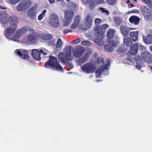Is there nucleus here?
<instances>
[{
    "label": "nucleus",
    "mask_w": 152,
    "mask_h": 152,
    "mask_svg": "<svg viewBox=\"0 0 152 152\" xmlns=\"http://www.w3.org/2000/svg\"><path fill=\"white\" fill-rule=\"evenodd\" d=\"M20 0H9L10 2L12 4H15L18 3Z\"/></svg>",
    "instance_id": "43"
},
{
    "label": "nucleus",
    "mask_w": 152,
    "mask_h": 152,
    "mask_svg": "<svg viewBox=\"0 0 152 152\" xmlns=\"http://www.w3.org/2000/svg\"><path fill=\"white\" fill-rule=\"evenodd\" d=\"M80 41V38H78L72 41L71 42V43L72 44H77L79 43Z\"/></svg>",
    "instance_id": "42"
},
{
    "label": "nucleus",
    "mask_w": 152,
    "mask_h": 152,
    "mask_svg": "<svg viewBox=\"0 0 152 152\" xmlns=\"http://www.w3.org/2000/svg\"><path fill=\"white\" fill-rule=\"evenodd\" d=\"M110 60L109 58L106 59V64H103L101 67H99L96 71V74L97 77H100L102 73L105 70L108 69V66L110 64Z\"/></svg>",
    "instance_id": "12"
},
{
    "label": "nucleus",
    "mask_w": 152,
    "mask_h": 152,
    "mask_svg": "<svg viewBox=\"0 0 152 152\" xmlns=\"http://www.w3.org/2000/svg\"><path fill=\"white\" fill-rule=\"evenodd\" d=\"M123 48L121 47L119 48L117 50L120 53H123Z\"/></svg>",
    "instance_id": "49"
},
{
    "label": "nucleus",
    "mask_w": 152,
    "mask_h": 152,
    "mask_svg": "<svg viewBox=\"0 0 152 152\" xmlns=\"http://www.w3.org/2000/svg\"><path fill=\"white\" fill-rule=\"evenodd\" d=\"M46 12L47 10H43L41 13L38 17V19L39 20H41L43 18L45 15Z\"/></svg>",
    "instance_id": "32"
},
{
    "label": "nucleus",
    "mask_w": 152,
    "mask_h": 152,
    "mask_svg": "<svg viewBox=\"0 0 152 152\" xmlns=\"http://www.w3.org/2000/svg\"><path fill=\"white\" fill-rule=\"evenodd\" d=\"M128 5H129V8L134 7V5L132 4V3L129 4Z\"/></svg>",
    "instance_id": "52"
},
{
    "label": "nucleus",
    "mask_w": 152,
    "mask_h": 152,
    "mask_svg": "<svg viewBox=\"0 0 152 152\" xmlns=\"http://www.w3.org/2000/svg\"><path fill=\"white\" fill-rule=\"evenodd\" d=\"M89 54L90 53L88 52L85 53L83 56L79 59L78 61V63L79 65H81L87 61L88 59Z\"/></svg>",
    "instance_id": "17"
},
{
    "label": "nucleus",
    "mask_w": 152,
    "mask_h": 152,
    "mask_svg": "<svg viewBox=\"0 0 152 152\" xmlns=\"http://www.w3.org/2000/svg\"><path fill=\"white\" fill-rule=\"evenodd\" d=\"M81 69L83 72L89 74L94 72L96 67L93 64L87 63L83 65Z\"/></svg>",
    "instance_id": "8"
},
{
    "label": "nucleus",
    "mask_w": 152,
    "mask_h": 152,
    "mask_svg": "<svg viewBox=\"0 0 152 152\" xmlns=\"http://www.w3.org/2000/svg\"><path fill=\"white\" fill-rule=\"evenodd\" d=\"M28 28L26 27H23L22 28H20V30H21L22 33L23 34L24 33H26L27 32L28 30Z\"/></svg>",
    "instance_id": "40"
},
{
    "label": "nucleus",
    "mask_w": 152,
    "mask_h": 152,
    "mask_svg": "<svg viewBox=\"0 0 152 152\" xmlns=\"http://www.w3.org/2000/svg\"><path fill=\"white\" fill-rule=\"evenodd\" d=\"M113 46L111 44V45H104V48L105 50L107 51L112 52L113 50Z\"/></svg>",
    "instance_id": "29"
},
{
    "label": "nucleus",
    "mask_w": 152,
    "mask_h": 152,
    "mask_svg": "<svg viewBox=\"0 0 152 152\" xmlns=\"http://www.w3.org/2000/svg\"><path fill=\"white\" fill-rule=\"evenodd\" d=\"M39 51V52L40 53V54L42 53L44 55H47V53L44 52L42 50H40Z\"/></svg>",
    "instance_id": "50"
},
{
    "label": "nucleus",
    "mask_w": 152,
    "mask_h": 152,
    "mask_svg": "<svg viewBox=\"0 0 152 152\" xmlns=\"http://www.w3.org/2000/svg\"><path fill=\"white\" fill-rule=\"evenodd\" d=\"M86 23L87 26H91L92 24V18L91 15H87L85 18Z\"/></svg>",
    "instance_id": "27"
},
{
    "label": "nucleus",
    "mask_w": 152,
    "mask_h": 152,
    "mask_svg": "<svg viewBox=\"0 0 152 152\" xmlns=\"http://www.w3.org/2000/svg\"><path fill=\"white\" fill-rule=\"evenodd\" d=\"M138 31H131L130 33V39L134 42L136 41L138 39Z\"/></svg>",
    "instance_id": "26"
},
{
    "label": "nucleus",
    "mask_w": 152,
    "mask_h": 152,
    "mask_svg": "<svg viewBox=\"0 0 152 152\" xmlns=\"http://www.w3.org/2000/svg\"><path fill=\"white\" fill-rule=\"evenodd\" d=\"M39 38L46 40H48L51 39L53 37L52 34L48 33L45 34H41L38 35Z\"/></svg>",
    "instance_id": "24"
},
{
    "label": "nucleus",
    "mask_w": 152,
    "mask_h": 152,
    "mask_svg": "<svg viewBox=\"0 0 152 152\" xmlns=\"http://www.w3.org/2000/svg\"><path fill=\"white\" fill-rule=\"evenodd\" d=\"M151 7L148 5L146 6H142L140 7V9L142 12L144 18L149 20L151 17Z\"/></svg>",
    "instance_id": "10"
},
{
    "label": "nucleus",
    "mask_w": 152,
    "mask_h": 152,
    "mask_svg": "<svg viewBox=\"0 0 152 152\" xmlns=\"http://www.w3.org/2000/svg\"><path fill=\"white\" fill-rule=\"evenodd\" d=\"M145 4H147L149 7L152 8V1L151 0H142Z\"/></svg>",
    "instance_id": "33"
},
{
    "label": "nucleus",
    "mask_w": 152,
    "mask_h": 152,
    "mask_svg": "<svg viewBox=\"0 0 152 152\" xmlns=\"http://www.w3.org/2000/svg\"><path fill=\"white\" fill-rule=\"evenodd\" d=\"M115 32L114 30L110 29L107 31V42L113 47L117 46V45L119 43V37L116 36H115Z\"/></svg>",
    "instance_id": "5"
},
{
    "label": "nucleus",
    "mask_w": 152,
    "mask_h": 152,
    "mask_svg": "<svg viewBox=\"0 0 152 152\" xmlns=\"http://www.w3.org/2000/svg\"><path fill=\"white\" fill-rule=\"evenodd\" d=\"M36 7H33L31 8L27 12L28 16L31 19H34L36 15L35 10L36 9Z\"/></svg>",
    "instance_id": "20"
},
{
    "label": "nucleus",
    "mask_w": 152,
    "mask_h": 152,
    "mask_svg": "<svg viewBox=\"0 0 152 152\" xmlns=\"http://www.w3.org/2000/svg\"><path fill=\"white\" fill-rule=\"evenodd\" d=\"M73 16V12L72 10H69L65 11V19L64 23V26H66L70 23Z\"/></svg>",
    "instance_id": "11"
},
{
    "label": "nucleus",
    "mask_w": 152,
    "mask_h": 152,
    "mask_svg": "<svg viewBox=\"0 0 152 152\" xmlns=\"http://www.w3.org/2000/svg\"><path fill=\"white\" fill-rule=\"evenodd\" d=\"M15 52L17 55L21 58L24 60H28L30 57L28 50H23L20 51L18 50H16Z\"/></svg>",
    "instance_id": "13"
},
{
    "label": "nucleus",
    "mask_w": 152,
    "mask_h": 152,
    "mask_svg": "<svg viewBox=\"0 0 152 152\" xmlns=\"http://www.w3.org/2000/svg\"><path fill=\"white\" fill-rule=\"evenodd\" d=\"M104 59L102 57H98L97 59L96 62L98 64H104Z\"/></svg>",
    "instance_id": "35"
},
{
    "label": "nucleus",
    "mask_w": 152,
    "mask_h": 152,
    "mask_svg": "<svg viewBox=\"0 0 152 152\" xmlns=\"http://www.w3.org/2000/svg\"><path fill=\"white\" fill-rule=\"evenodd\" d=\"M81 44L84 45L88 46L91 45V43L88 41H83L81 42Z\"/></svg>",
    "instance_id": "38"
},
{
    "label": "nucleus",
    "mask_w": 152,
    "mask_h": 152,
    "mask_svg": "<svg viewBox=\"0 0 152 152\" xmlns=\"http://www.w3.org/2000/svg\"><path fill=\"white\" fill-rule=\"evenodd\" d=\"M130 1L129 0H127L126 1V3L127 4H129L130 2Z\"/></svg>",
    "instance_id": "54"
},
{
    "label": "nucleus",
    "mask_w": 152,
    "mask_h": 152,
    "mask_svg": "<svg viewBox=\"0 0 152 152\" xmlns=\"http://www.w3.org/2000/svg\"><path fill=\"white\" fill-rule=\"evenodd\" d=\"M143 60L148 64L152 63V55L148 52L145 51L141 54Z\"/></svg>",
    "instance_id": "15"
},
{
    "label": "nucleus",
    "mask_w": 152,
    "mask_h": 152,
    "mask_svg": "<svg viewBox=\"0 0 152 152\" xmlns=\"http://www.w3.org/2000/svg\"><path fill=\"white\" fill-rule=\"evenodd\" d=\"M94 21L95 24L98 25L102 22V20L100 18H96L95 19Z\"/></svg>",
    "instance_id": "39"
},
{
    "label": "nucleus",
    "mask_w": 152,
    "mask_h": 152,
    "mask_svg": "<svg viewBox=\"0 0 152 152\" xmlns=\"http://www.w3.org/2000/svg\"><path fill=\"white\" fill-rule=\"evenodd\" d=\"M61 0H57V1H61Z\"/></svg>",
    "instance_id": "58"
},
{
    "label": "nucleus",
    "mask_w": 152,
    "mask_h": 152,
    "mask_svg": "<svg viewBox=\"0 0 152 152\" xmlns=\"http://www.w3.org/2000/svg\"><path fill=\"white\" fill-rule=\"evenodd\" d=\"M55 0H49V2L51 4L54 3Z\"/></svg>",
    "instance_id": "51"
},
{
    "label": "nucleus",
    "mask_w": 152,
    "mask_h": 152,
    "mask_svg": "<svg viewBox=\"0 0 152 152\" xmlns=\"http://www.w3.org/2000/svg\"><path fill=\"white\" fill-rule=\"evenodd\" d=\"M140 19L138 17L135 16H131L129 19L130 23L134 25H137L139 23Z\"/></svg>",
    "instance_id": "25"
},
{
    "label": "nucleus",
    "mask_w": 152,
    "mask_h": 152,
    "mask_svg": "<svg viewBox=\"0 0 152 152\" xmlns=\"http://www.w3.org/2000/svg\"><path fill=\"white\" fill-rule=\"evenodd\" d=\"M124 44L128 47H130L132 44V40L130 38H125L124 39Z\"/></svg>",
    "instance_id": "28"
},
{
    "label": "nucleus",
    "mask_w": 152,
    "mask_h": 152,
    "mask_svg": "<svg viewBox=\"0 0 152 152\" xmlns=\"http://www.w3.org/2000/svg\"><path fill=\"white\" fill-rule=\"evenodd\" d=\"M93 0H82V1L88 4L91 2Z\"/></svg>",
    "instance_id": "48"
},
{
    "label": "nucleus",
    "mask_w": 152,
    "mask_h": 152,
    "mask_svg": "<svg viewBox=\"0 0 152 152\" xmlns=\"http://www.w3.org/2000/svg\"><path fill=\"white\" fill-rule=\"evenodd\" d=\"M29 30L32 33L28 35V39L29 41L32 42L36 39V33L34 32V30L31 28H29Z\"/></svg>",
    "instance_id": "21"
},
{
    "label": "nucleus",
    "mask_w": 152,
    "mask_h": 152,
    "mask_svg": "<svg viewBox=\"0 0 152 152\" xmlns=\"http://www.w3.org/2000/svg\"><path fill=\"white\" fill-rule=\"evenodd\" d=\"M23 33L21 30L19 29L16 31L14 35V37L15 38H18L20 36H21Z\"/></svg>",
    "instance_id": "30"
},
{
    "label": "nucleus",
    "mask_w": 152,
    "mask_h": 152,
    "mask_svg": "<svg viewBox=\"0 0 152 152\" xmlns=\"http://www.w3.org/2000/svg\"><path fill=\"white\" fill-rule=\"evenodd\" d=\"M62 45V42L61 39L60 38H58V39L57 42L56 44V48L58 49L61 48Z\"/></svg>",
    "instance_id": "31"
},
{
    "label": "nucleus",
    "mask_w": 152,
    "mask_h": 152,
    "mask_svg": "<svg viewBox=\"0 0 152 152\" xmlns=\"http://www.w3.org/2000/svg\"><path fill=\"white\" fill-rule=\"evenodd\" d=\"M67 2L71 0H66Z\"/></svg>",
    "instance_id": "56"
},
{
    "label": "nucleus",
    "mask_w": 152,
    "mask_h": 152,
    "mask_svg": "<svg viewBox=\"0 0 152 152\" xmlns=\"http://www.w3.org/2000/svg\"><path fill=\"white\" fill-rule=\"evenodd\" d=\"M129 12L130 13H138L139 12V10H138L135 9L131 10Z\"/></svg>",
    "instance_id": "45"
},
{
    "label": "nucleus",
    "mask_w": 152,
    "mask_h": 152,
    "mask_svg": "<svg viewBox=\"0 0 152 152\" xmlns=\"http://www.w3.org/2000/svg\"><path fill=\"white\" fill-rule=\"evenodd\" d=\"M85 50L83 47L77 46L73 52V55L76 58L80 57L83 53Z\"/></svg>",
    "instance_id": "16"
},
{
    "label": "nucleus",
    "mask_w": 152,
    "mask_h": 152,
    "mask_svg": "<svg viewBox=\"0 0 152 152\" xmlns=\"http://www.w3.org/2000/svg\"><path fill=\"white\" fill-rule=\"evenodd\" d=\"M48 44L50 45H52L54 44V39L52 40L49 41L48 42Z\"/></svg>",
    "instance_id": "44"
},
{
    "label": "nucleus",
    "mask_w": 152,
    "mask_h": 152,
    "mask_svg": "<svg viewBox=\"0 0 152 152\" xmlns=\"http://www.w3.org/2000/svg\"><path fill=\"white\" fill-rule=\"evenodd\" d=\"M11 23L7 29L4 32L5 36L7 37H9L13 34L17 28V23L18 22V19L15 16L10 18Z\"/></svg>",
    "instance_id": "4"
},
{
    "label": "nucleus",
    "mask_w": 152,
    "mask_h": 152,
    "mask_svg": "<svg viewBox=\"0 0 152 152\" xmlns=\"http://www.w3.org/2000/svg\"><path fill=\"white\" fill-rule=\"evenodd\" d=\"M80 20V17L78 15L76 16L74 18L73 23L71 26V28L72 29L75 28L79 25Z\"/></svg>",
    "instance_id": "23"
},
{
    "label": "nucleus",
    "mask_w": 152,
    "mask_h": 152,
    "mask_svg": "<svg viewBox=\"0 0 152 152\" xmlns=\"http://www.w3.org/2000/svg\"><path fill=\"white\" fill-rule=\"evenodd\" d=\"M143 41L145 43L148 44H152V35L148 34L146 36L143 37Z\"/></svg>",
    "instance_id": "22"
},
{
    "label": "nucleus",
    "mask_w": 152,
    "mask_h": 152,
    "mask_svg": "<svg viewBox=\"0 0 152 152\" xmlns=\"http://www.w3.org/2000/svg\"><path fill=\"white\" fill-rule=\"evenodd\" d=\"M107 2L110 5H114L115 4L116 2V0H106Z\"/></svg>",
    "instance_id": "37"
},
{
    "label": "nucleus",
    "mask_w": 152,
    "mask_h": 152,
    "mask_svg": "<svg viewBox=\"0 0 152 152\" xmlns=\"http://www.w3.org/2000/svg\"><path fill=\"white\" fill-rule=\"evenodd\" d=\"M73 49V48L71 46H66V55L63 52H61L58 56L59 61L64 64L69 70H71L74 67L73 63L69 62L70 61L72 60L71 56V52Z\"/></svg>",
    "instance_id": "1"
},
{
    "label": "nucleus",
    "mask_w": 152,
    "mask_h": 152,
    "mask_svg": "<svg viewBox=\"0 0 152 152\" xmlns=\"http://www.w3.org/2000/svg\"><path fill=\"white\" fill-rule=\"evenodd\" d=\"M108 27L107 24H104L102 26H97L95 28L94 30L96 38L94 39V42L99 46H102L104 45L102 39L104 30L106 29Z\"/></svg>",
    "instance_id": "2"
},
{
    "label": "nucleus",
    "mask_w": 152,
    "mask_h": 152,
    "mask_svg": "<svg viewBox=\"0 0 152 152\" xmlns=\"http://www.w3.org/2000/svg\"><path fill=\"white\" fill-rule=\"evenodd\" d=\"M31 2L29 1H23L20 2L16 6V9L18 11L22 12L25 10L31 7Z\"/></svg>",
    "instance_id": "9"
},
{
    "label": "nucleus",
    "mask_w": 152,
    "mask_h": 152,
    "mask_svg": "<svg viewBox=\"0 0 152 152\" xmlns=\"http://www.w3.org/2000/svg\"><path fill=\"white\" fill-rule=\"evenodd\" d=\"M134 29L130 28L129 29L128 28L123 26H121L120 27V29L121 33L123 35L126 37L128 35L130 30Z\"/></svg>",
    "instance_id": "19"
},
{
    "label": "nucleus",
    "mask_w": 152,
    "mask_h": 152,
    "mask_svg": "<svg viewBox=\"0 0 152 152\" xmlns=\"http://www.w3.org/2000/svg\"><path fill=\"white\" fill-rule=\"evenodd\" d=\"M12 16H9L8 14L5 12L0 13V21L1 23L6 24L9 21L11 22L10 18Z\"/></svg>",
    "instance_id": "14"
},
{
    "label": "nucleus",
    "mask_w": 152,
    "mask_h": 152,
    "mask_svg": "<svg viewBox=\"0 0 152 152\" xmlns=\"http://www.w3.org/2000/svg\"><path fill=\"white\" fill-rule=\"evenodd\" d=\"M49 23L50 26L53 27L57 28L59 25L58 18L57 15L52 13L49 19Z\"/></svg>",
    "instance_id": "7"
},
{
    "label": "nucleus",
    "mask_w": 152,
    "mask_h": 152,
    "mask_svg": "<svg viewBox=\"0 0 152 152\" xmlns=\"http://www.w3.org/2000/svg\"><path fill=\"white\" fill-rule=\"evenodd\" d=\"M96 81L98 82V81H99V80H96Z\"/></svg>",
    "instance_id": "59"
},
{
    "label": "nucleus",
    "mask_w": 152,
    "mask_h": 152,
    "mask_svg": "<svg viewBox=\"0 0 152 152\" xmlns=\"http://www.w3.org/2000/svg\"><path fill=\"white\" fill-rule=\"evenodd\" d=\"M0 8L1 9H6L5 7H2L0 5Z\"/></svg>",
    "instance_id": "53"
},
{
    "label": "nucleus",
    "mask_w": 152,
    "mask_h": 152,
    "mask_svg": "<svg viewBox=\"0 0 152 152\" xmlns=\"http://www.w3.org/2000/svg\"><path fill=\"white\" fill-rule=\"evenodd\" d=\"M138 49V45L137 43H134L130 47V50L127 53L128 57L126 60L130 62H132L134 58L133 55H135L137 53Z\"/></svg>",
    "instance_id": "6"
},
{
    "label": "nucleus",
    "mask_w": 152,
    "mask_h": 152,
    "mask_svg": "<svg viewBox=\"0 0 152 152\" xmlns=\"http://www.w3.org/2000/svg\"><path fill=\"white\" fill-rule=\"evenodd\" d=\"M31 54L33 58L36 60H40L41 59L40 53L37 49L33 50Z\"/></svg>",
    "instance_id": "18"
},
{
    "label": "nucleus",
    "mask_w": 152,
    "mask_h": 152,
    "mask_svg": "<svg viewBox=\"0 0 152 152\" xmlns=\"http://www.w3.org/2000/svg\"><path fill=\"white\" fill-rule=\"evenodd\" d=\"M45 67L47 68H53L58 71H64L62 67L57 61V58L53 56H49V60L45 62Z\"/></svg>",
    "instance_id": "3"
},
{
    "label": "nucleus",
    "mask_w": 152,
    "mask_h": 152,
    "mask_svg": "<svg viewBox=\"0 0 152 152\" xmlns=\"http://www.w3.org/2000/svg\"><path fill=\"white\" fill-rule=\"evenodd\" d=\"M135 2H137V0H133Z\"/></svg>",
    "instance_id": "57"
},
{
    "label": "nucleus",
    "mask_w": 152,
    "mask_h": 152,
    "mask_svg": "<svg viewBox=\"0 0 152 152\" xmlns=\"http://www.w3.org/2000/svg\"><path fill=\"white\" fill-rule=\"evenodd\" d=\"M135 67L138 69H140L141 67V65L140 64L137 63Z\"/></svg>",
    "instance_id": "46"
},
{
    "label": "nucleus",
    "mask_w": 152,
    "mask_h": 152,
    "mask_svg": "<svg viewBox=\"0 0 152 152\" xmlns=\"http://www.w3.org/2000/svg\"><path fill=\"white\" fill-rule=\"evenodd\" d=\"M114 20L115 23L117 24H120L121 23V20L118 17H115Z\"/></svg>",
    "instance_id": "36"
},
{
    "label": "nucleus",
    "mask_w": 152,
    "mask_h": 152,
    "mask_svg": "<svg viewBox=\"0 0 152 152\" xmlns=\"http://www.w3.org/2000/svg\"><path fill=\"white\" fill-rule=\"evenodd\" d=\"M96 5V4L94 1L91 2V3L89 4V7L90 10H93Z\"/></svg>",
    "instance_id": "34"
},
{
    "label": "nucleus",
    "mask_w": 152,
    "mask_h": 152,
    "mask_svg": "<svg viewBox=\"0 0 152 152\" xmlns=\"http://www.w3.org/2000/svg\"><path fill=\"white\" fill-rule=\"evenodd\" d=\"M72 32V30H69V29H66L64 30V34H66L67 33H69V32Z\"/></svg>",
    "instance_id": "47"
},
{
    "label": "nucleus",
    "mask_w": 152,
    "mask_h": 152,
    "mask_svg": "<svg viewBox=\"0 0 152 152\" xmlns=\"http://www.w3.org/2000/svg\"><path fill=\"white\" fill-rule=\"evenodd\" d=\"M150 49L151 51H152V45L150 47Z\"/></svg>",
    "instance_id": "55"
},
{
    "label": "nucleus",
    "mask_w": 152,
    "mask_h": 152,
    "mask_svg": "<svg viewBox=\"0 0 152 152\" xmlns=\"http://www.w3.org/2000/svg\"><path fill=\"white\" fill-rule=\"evenodd\" d=\"M99 9L102 12L106 13L107 15H109V12L108 10L104 9V8L102 7H100Z\"/></svg>",
    "instance_id": "41"
}]
</instances>
